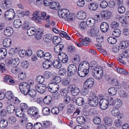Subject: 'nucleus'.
I'll list each match as a JSON object with an SVG mask.
<instances>
[{
	"mask_svg": "<svg viewBox=\"0 0 129 129\" xmlns=\"http://www.w3.org/2000/svg\"><path fill=\"white\" fill-rule=\"evenodd\" d=\"M58 16L64 19L67 22H70L74 20V16L70 13L68 10L63 9L59 11L58 13Z\"/></svg>",
	"mask_w": 129,
	"mask_h": 129,
	"instance_id": "1",
	"label": "nucleus"
},
{
	"mask_svg": "<svg viewBox=\"0 0 129 129\" xmlns=\"http://www.w3.org/2000/svg\"><path fill=\"white\" fill-rule=\"evenodd\" d=\"M111 13L108 11H101L99 15H96L95 17L97 18V20L101 22L105 20L110 18Z\"/></svg>",
	"mask_w": 129,
	"mask_h": 129,
	"instance_id": "2",
	"label": "nucleus"
},
{
	"mask_svg": "<svg viewBox=\"0 0 129 129\" xmlns=\"http://www.w3.org/2000/svg\"><path fill=\"white\" fill-rule=\"evenodd\" d=\"M103 72L102 69L95 67L92 70V75L94 78L99 80L102 78Z\"/></svg>",
	"mask_w": 129,
	"mask_h": 129,
	"instance_id": "3",
	"label": "nucleus"
},
{
	"mask_svg": "<svg viewBox=\"0 0 129 129\" xmlns=\"http://www.w3.org/2000/svg\"><path fill=\"white\" fill-rule=\"evenodd\" d=\"M88 102L90 105L93 107L96 106L99 102L98 98L96 97L95 94L92 92L90 94Z\"/></svg>",
	"mask_w": 129,
	"mask_h": 129,
	"instance_id": "4",
	"label": "nucleus"
},
{
	"mask_svg": "<svg viewBox=\"0 0 129 129\" xmlns=\"http://www.w3.org/2000/svg\"><path fill=\"white\" fill-rule=\"evenodd\" d=\"M129 50L125 49L123 50L122 54L118 55V60L122 64H125L126 63L124 60L126 58H128L129 56Z\"/></svg>",
	"mask_w": 129,
	"mask_h": 129,
	"instance_id": "5",
	"label": "nucleus"
},
{
	"mask_svg": "<svg viewBox=\"0 0 129 129\" xmlns=\"http://www.w3.org/2000/svg\"><path fill=\"white\" fill-rule=\"evenodd\" d=\"M19 87L21 92L25 95H27L30 86L29 84L23 82L20 84Z\"/></svg>",
	"mask_w": 129,
	"mask_h": 129,
	"instance_id": "6",
	"label": "nucleus"
},
{
	"mask_svg": "<svg viewBox=\"0 0 129 129\" xmlns=\"http://www.w3.org/2000/svg\"><path fill=\"white\" fill-rule=\"evenodd\" d=\"M77 68L74 64H71L68 67L67 74L69 76L74 75L77 73Z\"/></svg>",
	"mask_w": 129,
	"mask_h": 129,
	"instance_id": "7",
	"label": "nucleus"
},
{
	"mask_svg": "<svg viewBox=\"0 0 129 129\" xmlns=\"http://www.w3.org/2000/svg\"><path fill=\"white\" fill-rule=\"evenodd\" d=\"M48 87L49 91L53 93L57 91L59 88L58 85L57 84H55L54 83H50L49 84Z\"/></svg>",
	"mask_w": 129,
	"mask_h": 129,
	"instance_id": "8",
	"label": "nucleus"
},
{
	"mask_svg": "<svg viewBox=\"0 0 129 129\" xmlns=\"http://www.w3.org/2000/svg\"><path fill=\"white\" fill-rule=\"evenodd\" d=\"M94 84V79L92 78H90L84 82V86L86 88H90L93 86Z\"/></svg>",
	"mask_w": 129,
	"mask_h": 129,
	"instance_id": "9",
	"label": "nucleus"
},
{
	"mask_svg": "<svg viewBox=\"0 0 129 129\" xmlns=\"http://www.w3.org/2000/svg\"><path fill=\"white\" fill-rule=\"evenodd\" d=\"M15 15L13 9H10L6 11L5 13V16L7 17L8 19L12 20L14 18Z\"/></svg>",
	"mask_w": 129,
	"mask_h": 129,
	"instance_id": "10",
	"label": "nucleus"
},
{
	"mask_svg": "<svg viewBox=\"0 0 129 129\" xmlns=\"http://www.w3.org/2000/svg\"><path fill=\"white\" fill-rule=\"evenodd\" d=\"M99 104L101 108L102 109L105 110L108 107L109 103L108 100L104 99L101 100Z\"/></svg>",
	"mask_w": 129,
	"mask_h": 129,
	"instance_id": "11",
	"label": "nucleus"
},
{
	"mask_svg": "<svg viewBox=\"0 0 129 129\" xmlns=\"http://www.w3.org/2000/svg\"><path fill=\"white\" fill-rule=\"evenodd\" d=\"M38 110L37 108L34 107H31L28 109L27 111L28 114L29 115H32L34 116L38 114Z\"/></svg>",
	"mask_w": 129,
	"mask_h": 129,
	"instance_id": "12",
	"label": "nucleus"
},
{
	"mask_svg": "<svg viewBox=\"0 0 129 129\" xmlns=\"http://www.w3.org/2000/svg\"><path fill=\"white\" fill-rule=\"evenodd\" d=\"M59 59L63 63L67 62L68 60V57L66 54L63 53H59L58 55Z\"/></svg>",
	"mask_w": 129,
	"mask_h": 129,
	"instance_id": "13",
	"label": "nucleus"
},
{
	"mask_svg": "<svg viewBox=\"0 0 129 129\" xmlns=\"http://www.w3.org/2000/svg\"><path fill=\"white\" fill-rule=\"evenodd\" d=\"M89 64L88 62L86 61H85L81 62L80 63L78 68L89 71Z\"/></svg>",
	"mask_w": 129,
	"mask_h": 129,
	"instance_id": "14",
	"label": "nucleus"
},
{
	"mask_svg": "<svg viewBox=\"0 0 129 129\" xmlns=\"http://www.w3.org/2000/svg\"><path fill=\"white\" fill-rule=\"evenodd\" d=\"M101 31L103 33H106L108 30L109 26L108 23L106 22H103L100 26Z\"/></svg>",
	"mask_w": 129,
	"mask_h": 129,
	"instance_id": "15",
	"label": "nucleus"
},
{
	"mask_svg": "<svg viewBox=\"0 0 129 129\" xmlns=\"http://www.w3.org/2000/svg\"><path fill=\"white\" fill-rule=\"evenodd\" d=\"M89 71L88 70H85L78 68V75L80 77H83L86 76L88 73Z\"/></svg>",
	"mask_w": 129,
	"mask_h": 129,
	"instance_id": "16",
	"label": "nucleus"
},
{
	"mask_svg": "<svg viewBox=\"0 0 129 129\" xmlns=\"http://www.w3.org/2000/svg\"><path fill=\"white\" fill-rule=\"evenodd\" d=\"M42 55L41 58L43 57L44 59L46 61H49L51 57V55L50 53L47 52L44 53L43 51L41 50Z\"/></svg>",
	"mask_w": 129,
	"mask_h": 129,
	"instance_id": "17",
	"label": "nucleus"
},
{
	"mask_svg": "<svg viewBox=\"0 0 129 129\" xmlns=\"http://www.w3.org/2000/svg\"><path fill=\"white\" fill-rule=\"evenodd\" d=\"M40 11L38 10L34 12L33 14V16L34 18V20L37 23H40V17L39 13Z\"/></svg>",
	"mask_w": 129,
	"mask_h": 129,
	"instance_id": "18",
	"label": "nucleus"
},
{
	"mask_svg": "<svg viewBox=\"0 0 129 129\" xmlns=\"http://www.w3.org/2000/svg\"><path fill=\"white\" fill-rule=\"evenodd\" d=\"M68 109L67 110L68 114L72 115L75 110V107L74 106L71 104H69L67 107Z\"/></svg>",
	"mask_w": 129,
	"mask_h": 129,
	"instance_id": "19",
	"label": "nucleus"
},
{
	"mask_svg": "<svg viewBox=\"0 0 129 129\" xmlns=\"http://www.w3.org/2000/svg\"><path fill=\"white\" fill-rule=\"evenodd\" d=\"M86 23L88 27H93L95 24V19L92 18H89L87 20Z\"/></svg>",
	"mask_w": 129,
	"mask_h": 129,
	"instance_id": "20",
	"label": "nucleus"
},
{
	"mask_svg": "<svg viewBox=\"0 0 129 129\" xmlns=\"http://www.w3.org/2000/svg\"><path fill=\"white\" fill-rule=\"evenodd\" d=\"M12 44V40L9 38H6L3 40V46L5 47L8 48L11 46Z\"/></svg>",
	"mask_w": 129,
	"mask_h": 129,
	"instance_id": "21",
	"label": "nucleus"
},
{
	"mask_svg": "<svg viewBox=\"0 0 129 129\" xmlns=\"http://www.w3.org/2000/svg\"><path fill=\"white\" fill-rule=\"evenodd\" d=\"M19 63V59L17 58L13 59L11 61H9L8 62V65L10 66H18Z\"/></svg>",
	"mask_w": 129,
	"mask_h": 129,
	"instance_id": "22",
	"label": "nucleus"
},
{
	"mask_svg": "<svg viewBox=\"0 0 129 129\" xmlns=\"http://www.w3.org/2000/svg\"><path fill=\"white\" fill-rule=\"evenodd\" d=\"M6 109L8 112L10 114L12 113L15 110L14 106L12 104H8L6 106Z\"/></svg>",
	"mask_w": 129,
	"mask_h": 129,
	"instance_id": "23",
	"label": "nucleus"
},
{
	"mask_svg": "<svg viewBox=\"0 0 129 129\" xmlns=\"http://www.w3.org/2000/svg\"><path fill=\"white\" fill-rule=\"evenodd\" d=\"M37 31L35 27H30L28 28L27 31V34L30 36H31L35 34Z\"/></svg>",
	"mask_w": 129,
	"mask_h": 129,
	"instance_id": "24",
	"label": "nucleus"
},
{
	"mask_svg": "<svg viewBox=\"0 0 129 129\" xmlns=\"http://www.w3.org/2000/svg\"><path fill=\"white\" fill-rule=\"evenodd\" d=\"M97 32V31L94 28L90 29L88 30L87 34L90 37H93L97 36L98 34Z\"/></svg>",
	"mask_w": 129,
	"mask_h": 129,
	"instance_id": "25",
	"label": "nucleus"
},
{
	"mask_svg": "<svg viewBox=\"0 0 129 129\" xmlns=\"http://www.w3.org/2000/svg\"><path fill=\"white\" fill-rule=\"evenodd\" d=\"M63 47L64 45L62 44L57 45L54 47V51L57 53L61 52Z\"/></svg>",
	"mask_w": 129,
	"mask_h": 129,
	"instance_id": "26",
	"label": "nucleus"
},
{
	"mask_svg": "<svg viewBox=\"0 0 129 129\" xmlns=\"http://www.w3.org/2000/svg\"><path fill=\"white\" fill-rule=\"evenodd\" d=\"M4 33L5 35L7 36H11L13 33V29L10 27H8L4 31Z\"/></svg>",
	"mask_w": 129,
	"mask_h": 129,
	"instance_id": "27",
	"label": "nucleus"
},
{
	"mask_svg": "<svg viewBox=\"0 0 129 129\" xmlns=\"http://www.w3.org/2000/svg\"><path fill=\"white\" fill-rule=\"evenodd\" d=\"M42 98L44 103L46 104H50L52 100V97L50 96H46L44 97L42 96Z\"/></svg>",
	"mask_w": 129,
	"mask_h": 129,
	"instance_id": "28",
	"label": "nucleus"
},
{
	"mask_svg": "<svg viewBox=\"0 0 129 129\" xmlns=\"http://www.w3.org/2000/svg\"><path fill=\"white\" fill-rule=\"evenodd\" d=\"M23 111L20 109L19 107H17L16 109V116L19 118L23 117L24 116Z\"/></svg>",
	"mask_w": 129,
	"mask_h": 129,
	"instance_id": "29",
	"label": "nucleus"
},
{
	"mask_svg": "<svg viewBox=\"0 0 129 129\" xmlns=\"http://www.w3.org/2000/svg\"><path fill=\"white\" fill-rule=\"evenodd\" d=\"M52 64L53 67L56 69H59L61 66V63L58 59H55L54 60Z\"/></svg>",
	"mask_w": 129,
	"mask_h": 129,
	"instance_id": "30",
	"label": "nucleus"
},
{
	"mask_svg": "<svg viewBox=\"0 0 129 129\" xmlns=\"http://www.w3.org/2000/svg\"><path fill=\"white\" fill-rule=\"evenodd\" d=\"M77 17L78 18L80 19H84L85 18L86 14L84 11H81L78 12L77 15Z\"/></svg>",
	"mask_w": 129,
	"mask_h": 129,
	"instance_id": "31",
	"label": "nucleus"
},
{
	"mask_svg": "<svg viewBox=\"0 0 129 129\" xmlns=\"http://www.w3.org/2000/svg\"><path fill=\"white\" fill-rule=\"evenodd\" d=\"M99 6L96 3H93L90 4L88 6L89 9L90 10L95 11L98 8Z\"/></svg>",
	"mask_w": 129,
	"mask_h": 129,
	"instance_id": "32",
	"label": "nucleus"
},
{
	"mask_svg": "<svg viewBox=\"0 0 129 129\" xmlns=\"http://www.w3.org/2000/svg\"><path fill=\"white\" fill-rule=\"evenodd\" d=\"M13 24L14 27L16 28H18L21 26L22 22L19 19L15 20L14 21Z\"/></svg>",
	"mask_w": 129,
	"mask_h": 129,
	"instance_id": "33",
	"label": "nucleus"
},
{
	"mask_svg": "<svg viewBox=\"0 0 129 129\" xmlns=\"http://www.w3.org/2000/svg\"><path fill=\"white\" fill-rule=\"evenodd\" d=\"M77 122L80 124H83L86 122V119L83 117L80 116L77 117L76 118Z\"/></svg>",
	"mask_w": 129,
	"mask_h": 129,
	"instance_id": "34",
	"label": "nucleus"
},
{
	"mask_svg": "<svg viewBox=\"0 0 129 129\" xmlns=\"http://www.w3.org/2000/svg\"><path fill=\"white\" fill-rule=\"evenodd\" d=\"M8 121L5 119H2L0 121V127L2 128H4L8 125Z\"/></svg>",
	"mask_w": 129,
	"mask_h": 129,
	"instance_id": "35",
	"label": "nucleus"
},
{
	"mask_svg": "<svg viewBox=\"0 0 129 129\" xmlns=\"http://www.w3.org/2000/svg\"><path fill=\"white\" fill-rule=\"evenodd\" d=\"M7 52L6 49H0V59H2L5 58Z\"/></svg>",
	"mask_w": 129,
	"mask_h": 129,
	"instance_id": "36",
	"label": "nucleus"
},
{
	"mask_svg": "<svg viewBox=\"0 0 129 129\" xmlns=\"http://www.w3.org/2000/svg\"><path fill=\"white\" fill-rule=\"evenodd\" d=\"M52 38V35L50 34H47L44 36L43 40L46 42H50Z\"/></svg>",
	"mask_w": 129,
	"mask_h": 129,
	"instance_id": "37",
	"label": "nucleus"
},
{
	"mask_svg": "<svg viewBox=\"0 0 129 129\" xmlns=\"http://www.w3.org/2000/svg\"><path fill=\"white\" fill-rule=\"evenodd\" d=\"M84 100L83 98L81 97H79L76 100V103L78 106H82L84 104Z\"/></svg>",
	"mask_w": 129,
	"mask_h": 129,
	"instance_id": "38",
	"label": "nucleus"
},
{
	"mask_svg": "<svg viewBox=\"0 0 129 129\" xmlns=\"http://www.w3.org/2000/svg\"><path fill=\"white\" fill-rule=\"evenodd\" d=\"M104 120L106 125L110 126L112 125V120L110 117H106L104 118Z\"/></svg>",
	"mask_w": 129,
	"mask_h": 129,
	"instance_id": "39",
	"label": "nucleus"
},
{
	"mask_svg": "<svg viewBox=\"0 0 129 129\" xmlns=\"http://www.w3.org/2000/svg\"><path fill=\"white\" fill-rule=\"evenodd\" d=\"M50 8L51 9H57L59 8L60 7L59 4L58 3H56L54 2H51V1L50 3V4L49 5Z\"/></svg>",
	"mask_w": 129,
	"mask_h": 129,
	"instance_id": "40",
	"label": "nucleus"
},
{
	"mask_svg": "<svg viewBox=\"0 0 129 129\" xmlns=\"http://www.w3.org/2000/svg\"><path fill=\"white\" fill-rule=\"evenodd\" d=\"M112 115L115 116H118L120 114L119 110L117 108H114L111 111Z\"/></svg>",
	"mask_w": 129,
	"mask_h": 129,
	"instance_id": "41",
	"label": "nucleus"
},
{
	"mask_svg": "<svg viewBox=\"0 0 129 129\" xmlns=\"http://www.w3.org/2000/svg\"><path fill=\"white\" fill-rule=\"evenodd\" d=\"M11 72L14 74H17L20 72V68L17 66H11Z\"/></svg>",
	"mask_w": 129,
	"mask_h": 129,
	"instance_id": "42",
	"label": "nucleus"
},
{
	"mask_svg": "<svg viewBox=\"0 0 129 129\" xmlns=\"http://www.w3.org/2000/svg\"><path fill=\"white\" fill-rule=\"evenodd\" d=\"M5 96L8 99L10 100L13 99L14 97V96L12 91H8L6 92L5 94Z\"/></svg>",
	"mask_w": 129,
	"mask_h": 129,
	"instance_id": "43",
	"label": "nucleus"
},
{
	"mask_svg": "<svg viewBox=\"0 0 129 129\" xmlns=\"http://www.w3.org/2000/svg\"><path fill=\"white\" fill-rule=\"evenodd\" d=\"M52 40L53 43L55 44H56L61 42V39L59 36H56L53 37Z\"/></svg>",
	"mask_w": 129,
	"mask_h": 129,
	"instance_id": "44",
	"label": "nucleus"
},
{
	"mask_svg": "<svg viewBox=\"0 0 129 129\" xmlns=\"http://www.w3.org/2000/svg\"><path fill=\"white\" fill-rule=\"evenodd\" d=\"M108 92L110 95H114L117 93L116 89L114 87H111L108 90Z\"/></svg>",
	"mask_w": 129,
	"mask_h": 129,
	"instance_id": "45",
	"label": "nucleus"
},
{
	"mask_svg": "<svg viewBox=\"0 0 129 129\" xmlns=\"http://www.w3.org/2000/svg\"><path fill=\"white\" fill-rule=\"evenodd\" d=\"M120 30L118 29H115L113 31L112 35L114 37H119L121 34Z\"/></svg>",
	"mask_w": 129,
	"mask_h": 129,
	"instance_id": "46",
	"label": "nucleus"
},
{
	"mask_svg": "<svg viewBox=\"0 0 129 129\" xmlns=\"http://www.w3.org/2000/svg\"><path fill=\"white\" fill-rule=\"evenodd\" d=\"M50 112V109L47 107H45L42 110V114L44 115H49Z\"/></svg>",
	"mask_w": 129,
	"mask_h": 129,
	"instance_id": "47",
	"label": "nucleus"
},
{
	"mask_svg": "<svg viewBox=\"0 0 129 129\" xmlns=\"http://www.w3.org/2000/svg\"><path fill=\"white\" fill-rule=\"evenodd\" d=\"M114 105L118 107H120L122 105V102L121 100L118 99H116L113 102Z\"/></svg>",
	"mask_w": 129,
	"mask_h": 129,
	"instance_id": "48",
	"label": "nucleus"
},
{
	"mask_svg": "<svg viewBox=\"0 0 129 129\" xmlns=\"http://www.w3.org/2000/svg\"><path fill=\"white\" fill-rule=\"evenodd\" d=\"M93 122L96 124H100L101 122L100 118L97 116L94 117L93 118Z\"/></svg>",
	"mask_w": 129,
	"mask_h": 129,
	"instance_id": "49",
	"label": "nucleus"
},
{
	"mask_svg": "<svg viewBox=\"0 0 129 129\" xmlns=\"http://www.w3.org/2000/svg\"><path fill=\"white\" fill-rule=\"evenodd\" d=\"M128 45L127 42L126 41H122L119 46L120 49H124Z\"/></svg>",
	"mask_w": 129,
	"mask_h": 129,
	"instance_id": "50",
	"label": "nucleus"
},
{
	"mask_svg": "<svg viewBox=\"0 0 129 129\" xmlns=\"http://www.w3.org/2000/svg\"><path fill=\"white\" fill-rule=\"evenodd\" d=\"M51 112L53 114L57 115L59 112V108L57 107H54L52 109Z\"/></svg>",
	"mask_w": 129,
	"mask_h": 129,
	"instance_id": "51",
	"label": "nucleus"
},
{
	"mask_svg": "<svg viewBox=\"0 0 129 129\" xmlns=\"http://www.w3.org/2000/svg\"><path fill=\"white\" fill-rule=\"evenodd\" d=\"M117 10L118 12L120 14H122L124 13L125 11V8L122 5L118 6Z\"/></svg>",
	"mask_w": 129,
	"mask_h": 129,
	"instance_id": "52",
	"label": "nucleus"
},
{
	"mask_svg": "<svg viewBox=\"0 0 129 129\" xmlns=\"http://www.w3.org/2000/svg\"><path fill=\"white\" fill-rule=\"evenodd\" d=\"M36 92L35 90L31 89L28 90V92L27 94H29L30 96L33 98L36 96Z\"/></svg>",
	"mask_w": 129,
	"mask_h": 129,
	"instance_id": "53",
	"label": "nucleus"
},
{
	"mask_svg": "<svg viewBox=\"0 0 129 129\" xmlns=\"http://www.w3.org/2000/svg\"><path fill=\"white\" fill-rule=\"evenodd\" d=\"M90 39L88 37H86L84 39L82 40V44L83 45L86 46L88 45L89 43V42H90Z\"/></svg>",
	"mask_w": 129,
	"mask_h": 129,
	"instance_id": "54",
	"label": "nucleus"
},
{
	"mask_svg": "<svg viewBox=\"0 0 129 129\" xmlns=\"http://www.w3.org/2000/svg\"><path fill=\"white\" fill-rule=\"evenodd\" d=\"M107 40L109 43L112 44H115L117 42V40L116 39L111 37L109 38Z\"/></svg>",
	"mask_w": 129,
	"mask_h": 129,
	"instance_id": "55",
	"label": "nucleus"
},
{
	"mask_svg": "<svg viewBox=\"0 0 129 129\" xmlns=\"http://www.w3.org/2000/svg\"><path fill=\"white\" fill-rule=\"evenodd\" d=\"M49 62H45L43 63V68L45 69H47L51 67L52 66V64H50L48 63Z\"/></svg>",
	"mask_w": 129,
	"mask_h": 129,
	"instance_id": "56",
	"label": "nucleus"
},
{
	"mask_svg": "<svg viewBox=\"0 0 129 129\" xmlns=\"http://www.w3.org/2000/svg\"><path fill=\"white\" fill-rule=\"evenodd\" d=\"M71 99V97L69 95H66L64 98L63 103L65 104H68L70 102Z\"/></svg>",
	"mask_w": 129,
	"mask_h": 129,
	"instance_id": "57",
	"label": "nucleus"
},
{
	"mask_svg": "<svg viewBox=\"0 0 129 129\" xmlns=\"http://www.w3.org/2000/svg\"><path fill=\"white\" fill-rule=\"evenodd\" d=\"M67 70L64 68H61L59 70V74L60 76H63L66 73Z\"/></svg>",
	"mask_w": 129,
	"mask_h": 129,
	"instance_id": "58",
	"label": "nucleus"
},
{
	"mask_svg": "<svg viewBox=\"0 0 129 129\" xmlns=\"http://www.w3.org/2000/svg\"><path fill=\"white\" fill-rule=\"evenodd\" d=\"M80 92V89L79 88H76V89L72 90L71 92L72 95L74 96H75L78 95Z\"/></svg>",
	"mask_w": 129,
	"mask_h": 129,
	"instance_id": "59",
	"label": "nucleus"
},
{
	"mask_svg": "<svg viewBox=\"0 0 129 129\" xmlns=\"http://www.w3.org/2000/svg\"><path fill=\"white\" fill-rule=\"evenodd\" d=\"M86 24L85 22H82L80 23L79 25V28L81 30H84L86 28Z\"/></svg>",
	"mask_w": 129,
	"mask_h": 129,
	"instance_id": "60",
	"label": "nucleus"
},
{
	"mask_svg": "<svg viewBox=\"0 0 129 129\" xmlns=\"http://www.w3.org/2000/svg\"><path fill=\"white\" fill-rule=\"evenodd\" d=\"M29 64L28 62L27 61L23 60L21 63V66L24 68H27Z\"/></svg>",
	"mask_w": 129,
	"mask_h": 129,
	"instance_id": "61",
	"label": "nucleus"
},
{
	"mask_svg": "<svg viewBox=\"0 0 129 129\" xmlns=\"http://www.w3.org/2000/svg\"><path fill=\"white\" fill-rule=\"evenodd\" d=\"M47 87L44 84L41 83V93L43 94L46 91Z\"/></svg>",
	"mask_w": 129,
	"mask_h": 129,
	"instance_id": "62",
	"label": "nucleus"
},
{
	"mask_svg": "<svg viewBox=\"0 0 129 129\" xmlns=\"http://www.w3.org/2000/svg\"><path fill=\"white\" fill-rule=\"evenodd\" d=\"M60 92L61 95L65 96L68 95L67 94L68 92L66 89H61L60 91Z\"/></svg>",
	"mask_w": 129,
	"mask_h": 129,
	"instance_id": "63",
	"label": "nucleus"
},
{
	"mask_svg": "<svg viewBox=\"0 0 129 129\" xmlns=\"http://www.w3.org/2000/svg\"><path fill=\"white\" fill-rule=\"evenodd\" d=\"M85 4V2L84 0H79L77 2V5L80 7H83Z\"/></svg>",
	"mask_w": 129,
	"mask_h": 129,
	"instance_id": "64",
	"label": "nucleus"
}]
</instances>
